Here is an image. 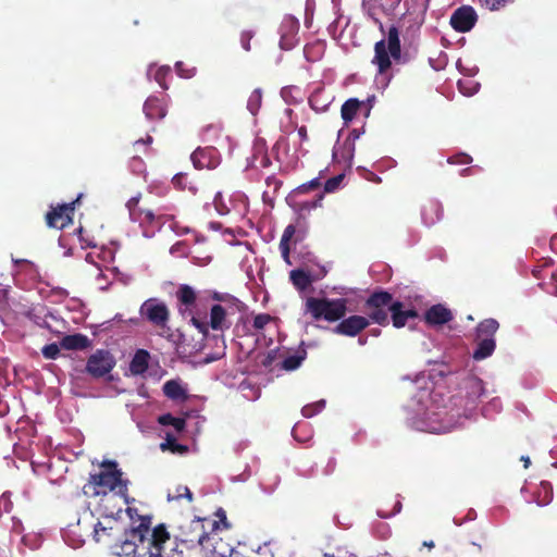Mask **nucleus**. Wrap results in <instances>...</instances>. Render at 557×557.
<instances>
[{
	"label": "nucleus",
	"mask_w": 557,
	"mask_h": 557,
	"mask_svg": "<svg viewBox=\"0 0 557 557\" xmlns=\"http://www.w3.org/2000/svg\"><path fill=\"white\" fill-rule=\"evenodd\" d=\"M306 351L302 350L301 352L286 357L282 361L281 368L285 371H294L298 369L306 359Z\"/></svg>",
	"instance_id": "33"
},
{
	"label": "nucleus",
	"mask_w": 557,
	"mask_h": 557,
	"mask_svg": "<svg viewBox=\"0 0 557 557\" xmlns=\"http://www.w3.org/2000/svg\"><path fill=\"white\" fill-rule=\"evenodd\" d=\"M482 3L491 11H499L516 0H481Z\"/></svg>",
	"instance_id": "42"
},
{
	"label": "nucleus",
	"mask_w": 557,
	"mask_h": 557,
	"mask_svg": "<svg viewBox=\"0 0 557 557\" xmlns=\"http://www.w3.org/2000/svg\"><path fill=\"white\" fill-rule=\"evenodd\" d=\"M191 323L202 333V334H207L208 333V325L201 321H199L197 318L193 317L191 318Z\"/></svg>",
	"instance_id": "55"
},
{
	"label": "nucleus",
	"mask_w": 557,
	"mask_h": 557,
	"mask_svg": "<svg viewBox=\"0 0 557 557\" xmlns=\"http://www.w3.org/2000/svg\"><path fill=\"white\" fill-rule=\"evenodd\" d=\"M161 449H170L173 453L184 454L188 450V447L182 444H178L174 436L171 434H166L165 443L161 444Z\"/></svg>",
	"instance_id": "37"
},
{
	"label": "nucleus",
	"mask_w": 557,
	"mask_h": 557,
	"mask_svg": "<svg viewBox=\"0 0 557 557\" xmlns=\"http://www.w3.org/2000/svg\"><path fill=\"white\" fill-rule=\"evenodd\" d=\"M265 183H267L268 187H273L274 193L277 191L283 184L282 181H280L274 175L267 177Z\"/></svg>",
	"instance_id": "52"
},
{
	"label": "nucleus",
	"mask_w": 557,
	"mask_h": 557,
	"mask_svg": "<svg viewBox=\"0 0 557 557\" xmlns=\"http://www.w3.org/2000/svg\"><path fill=\"white\" fill-rule=\"evenodd\" d=\"M400 508H401V504H400V502H397L396 505H395V511L399 512Z\"/></svg>",
	"instance_id": "64"
},
{
	"label": "nucleus",
	"mask_w": 557,
	"mask_h": 557,
	"mask_svg": "<svg viewBox=\"0 0 557 557\" xmlns=\"http://www.w3.org/2000/svg\"><path fill=\"white\" fill-rule=\"evenodd\" d=\"M423 546L428 547V548H433L434 547V542L433 541H424L423 542Z\"/></svg>",
	"instance_id": "63"
},
{
	"label": "nucleus",
	"mask_w": 557,
	"mask_h": 557,
	"mask_svg": "<svg viewBox=\"0 0 557 557\" xmlns=\"http://www.w3.org/2000/svg\"><path fill=\"white\" fill-rule=\"evenodd\" d=\"M335 468H336V459L335 458H330L327 463H326V467L324 469V473L325 474H332L334 471H335Z\"/></svg>",
	"instance_id": "57"
},
{
	"label": "nucleus",
	"mask_w": 557,
	"mask_h": 557,
	"mask_svg": "<svg viewBox=\"0 0 557 557\" xmlns=\"http://www.w3.org/2000/svg\"><path fill=\"white\" fill-rule=\"evenodd\" d=\"M190 159L196 169L212 170L220 164V152L212 146L199 147L191 153Z\"/></svg>",
	"instance_id": "14"
},
{
	"label": "nucleus",
	"mask_w": 557,
	"mask_h": 557,
	"mask_svg": "<svg viewBox=\"0 0 557 557\" xmlns=\"http://www.w3.org/2000/svg\"><path fill=\"white\" fill-rule=\"evenodd\" d=\"M317 97H318V92L313 94L309 101H310V104H311V108L314 109V110H318V107L315 104V101H317Z\"/></svg>",
	"instance_id": "59"
},
{
	"label": "nucleus",
	"mask_w": 557,
	"mask_h": 557,
	"mask_svg": "<svg viewBox=\"0 0 557 557\" xmlns=\"http://www.w3.org/2000/svg\"><path fill=\"white\" fill-rule=\"evenodd\" d=\"M128 480L123 479L122 471H100L89 475L83 491L85 495L94 497L104 494L119 495L124 504H128Z\"/></svg>",
	"instance_id": "2"
},
{
	"label": "nucleus",
	"mask_w": 557,
	"mask_h": 557,
	"mask_svg": "<svg viewBox=\"0 0 557 557\" xmlns=\"http://www.w3.org/2000/svg\"><path fill=\"white\" fill-rule=\"evenodd\" d=\"M478 22V14L471 5H461L450 16V26L458 33L470 32Z\"/></svg>",
	"instance_id": "12"
},
{
	"label": "nucleus",
	"mask_w": 557,
	"mask_h": 557,
	"mask_svg": "<svg viewBox=\"0 0 557 557\" xmlns=\"http://www.w3.org/2000/svg\"><path fill=\"white\" fill-rule=\"evenodd\" d=\"M13 509V503L11 500V493L5 492L0 496V515L9 513Z\"/></svg>",
	"instance_id": "44"
},
{
	"label": "nucleus",
	"mask_w": 557,
	"mask_h": 557,
	"mask_svg": "<svg viewBox=\"0 0 557 557\" xmlns=\"http://www.w3.org/2000/svg\"><path fill=\"white\" fill-rule=\"evenodd\" d=\"M139 314L151 325L169 331L170 310L168 306L158 298H149L139 308Z\"/></svg>",
	"instance_id": "8"
},
{
	"label": "nucleus",
	"mask_w": 557,
	"mask_h": 557,
	"mask_svg": "<svg viewBox=\"0 0 557 557\" xmlns=\"http://www.w3.org/2000/svg\"><path fill=\"white\" fill-rule=\"evenodd\" d=\"M393 300V295L387 290L373 292L364 301L363 308L367 312L369 323L372 321L382 326L389 323L388 309Z\"/></svg>",
	"instance_id": "7"
},
{
	"label": "nucleus",
	"mask_w": 557,
	"mask_h": 557,
	"mask_svg": "<svg viewBox=\"0 0 557 557\" xmlns=\"http://www.w3.org/2000/svg\"><path fill=\"white\" fill-rule=\"evenodd\" d=\"M94 539L98 543H104L110 546L117 542H121V545H123L124 525L119 518L98 521L94 529Z\"/></svg>",
	"instance_id": "9"
},
{
	"label": "nucleus",
	"mask_w": 557,
	"mask_h": 557,
	"mask_svg": "<svg viewBox=\"0 0 557 557\" xmlns=\"http://www.w3.org/2000/svg\"><path fill=\"white\" fill-rule=\"evenodd\" d=\"M186 497L189 502H193V493L187 486H178L177 487V495L175 498Z\"/></svg>",
	"instance_id": "53"
},
{
	"label": "nucleus",
	"mask_w": 557,
	"mask_h": 557,
	"mask_svg": "<svg viewBox=\"0 0 557 557\" xmlns=\"http://www.w3.org/2000/svg\"><path fill=\"white\" fill-rule=\"evenodd\" d=\"M361 104L362 102L359 101L357 98H349L343 103L341 109V115L346 124L355 119Z\"/></svg>",
	"instance_id": "28"
},
{
	"label": "nucleus",
	"mask_w": 557,
	"mask_h": 557,
	"mask_svg": "<svg viewBox=\"0 0 557 557\" xmlns=\"http://www.w3.org/2000/svg\"><path fill=\"white\" fill-rule=\"evenodd\" d=\"M127 208L131 219L134 222H138L141 226L161 223L160 221L162 219V215H157L150 209L140 208L139 199L137 197H133L127 201Z\"/></svg>",
	"instance_id": "16"
},
{
	"label": "nucleus",
	"mask_w": 557,
	"mask_h": 557,
	"mask_svg": "<svg viewBox=\"0 0 557 557\" xmlns=\"http://www.w3.org/2000/svg\"><path fill=\"white\" fill-rule=\"evenodd\" d=\"M323 197H324V194L323 193H320L319 195H317V197L313 199V200H310V201H301V202H297L294 208L299 211L300 213L302 212H309L311 211L312 209H315L318 207H321L322 205V200H323Z\"/></svg>",
	"instance_id": "35"
},
{
	"label": "nucleus",
	"mask_w": 557,
	"mask_h": 557,
	"mask_svg": "<svg viewBox=\"0 0 557 557\" xmlns=\"http://www.w3.org/2000/svg\"><path fill=\"white\" fill-rule=\"evenodd\" d=\"M392 60L396 63L401 60L400 33L395 25L388 28L386 39L375 42L372 63L377 66L380 74H384L391 69Z\"/></svg>",
	"instance_id": "3"
},
{
	"label": "nucleus",
	"mask_w": 557,
	"mask_h": 557,
	"mask_svg": "<svg viewBox=\"0 0 557 557\" xmlns=\"http://www.w3.org/2000/svg\"><path fill=\"white\" fill-rule=\"evenodd\" d=\"M60 347L58 344L52 343L44 346L41 352L46 359H57L60 355Z\"/></svg>",
	"instance_id": "43"
},
{
	"label": "nucleus",
	"mask_w": 557,
	"mask_h": 557,
	"mask_svg": "<svg viewBox=\"0 0 557 557\" xmlns=\"http://www.w3.org/2000/svg\"><path fill=\"white\" fill-rule=\"evenodd\" d=\"M186 181H187V175L184 173H178V174L174 175L172 178L173 185L180 189L186 188Z\"/></svg>",
	"instance_id": "49"
},
{
	"label": "nucleus",
	"mask_w": 557,
	"mask_h": 557,
	"mask_svg": "<svg viewBox=\"0 0 557 557\" xmlns=\"http://www.w3.org/2000/svg\"><path fill=\"white\" fill-rule=\"evenodd\" d=\"M262 90L261 88H256L249 96L247 101V109L251 112V114L256 115L261 108L262 104Z\"/></svg>",
	"instance_id": "34"
},
{
	"label": "nucleus",
	"mask_w": 557,
	"mask_h": 557,
	"mask_svg": "<svg viewBox=\"0 0 557 557\" xmlns=\"http://www.w3.org/2000/svg\"><path fill=\"white\" fill-rule=\"evenodd\" d=\"M450 164H468L472 161V158L467 153H458L448 158Z\"/></svg>",
	"instance_id": "47"
},
{
	"label": "nucleus",
	"mask_w": 557,
	"mask_h": 557,
	"mask_svg": "<svg viewBox=\"0 0 557 557\" xmlns=\"http://www.w3.org/2000/svg\"><path fill=\"white\" fill-rule=\"evenodd\" d=\"M280 250H281L283 259L287 263H290V261H289V251H290L289 243H284V240H280Z\"/></svg>",
	"instance_id": "54"
},
{
	"label": "nucleus",
	"mask_w": 557,
	"mask_h": 557,
	"mask_svg": "<svg viewBox=\"0 0 557 557\" xmlns=\"http://www.w3.org/2000/svg\"><path fill=\"white\" fill-rule=\"evenodd\" d=\"M305 307L306 312L315 321L337 322L347 313V299L308 297Z\"/></svg>",
	"instance_id": "4"
},
{
	"label": "nucleus",
	"mask_w": 557,
	"mask_h": 557,
	"mask_svg": "<svg viewBox=\"0 0 557 557\" xmlns=\"http://www.w3.org/2000/svg\"><path fill=\"white\" fill-rule=\"evenodd\" d=\"M388 311L391 312L392 323L394 327H404L409 319H416L418 312L414 309H405L399 300H392Z\"/></svg>",
	"instance_id": "18"
},
{
	"label": "nucleus",
	"mask_w": 557,
	"mask_h": 557,
	"mask_svg": "<svg viewBox=\"0 0 557 557\" xmlns=\"http://www.w3.org/2000/svg\"><path fill=\"white\" fill-rule=\"evenodd\" d=\"M273 359H274V357L271 354H269L267 356V358L264 359V361L262 362L263 366L269 367L272 363Z\"/></svg>",
	"instance_id": "60"
},
{
	"label": "nucleus",
	"mask_w": 557,
	"mask_h": 557,
	"mask_svg": "<svg viewBox=\"0 0 557 557\" xmlns=\"http://www.w3.org/2000/svg\"><path fill=\"white\" fill-rule=\"evenodd\" d=\"M144 112L148 120H161L166 115L164 98L150 96L144 103Z\"/></svg>",
	"instance_id": "21"
},
{
	"label": "nucleus",
	"mask_w": 557,
	"mask_h": 557,
	"mask_svg": "<svg viewBox=\"0 0 557 557\" xmlns=\"http://www.w3.org/2000/svg\"><path fill=\"white\" fill-rule=\"evenodd\" d=\"M443 216V209L437 202H430L424 206L422 211V219L426 225H433Z\"/></svg>",
	"instance_id": "26"
},
{
	"label": "nucleus",
	"mask_w": 557,
	"mask_h": 557,
	"mask_svg": "<svg viewBox=\"0 0 557 557\" xmlns=\"http://www.w3.org/2000/svg\"><path fill=\"white\" fill-rule=\"evenodd\" d=\"M343 177L344 176L342 174H339V175L329 178L324 184V191L332 193V191L336 190L338 188L339 184L342 183Z\"/></svg>",
	"instance_id": "46"
},
{
	"label": "nucleus",
	"mask_w": 557,
	"mask_h": 557,
	"mask_svg": "<svg viewBox=\"0 0 557 557\" xmlns=\"http://www.w3.org/2000/svg\"><path fill=\"white\" fill-rule=\"evenodd\" d=\"M209 325L214 331H224L230 329L231 322L226 318V310L221 305H213L210 309Z\"/></svg>",
	"instance_id": "22"
},
{
	"label": "nucleus",
	"mask_w": 557,
	"mask_h": 557,
	"mask_svg": "<svg viewBox=\"0 0 557 557\" xmlns=\"http://www.w3.org/2000/svg\"><path fill=\"white\" fill-rule=\"evenodd\" d=\"M178 301L189 310L196 302L197 295L193 287L189 285H181L176 292Z\"/></svg>",
	"instance_id": "29"
},
{
	"label": "nucleus",
	"mask_w": 557,
	"mask_h": 557,
	"mask_svg": "<svg viewBox=\"0 0 557 557\" xmlns=\"http://www.w3.org/2000/svg\"><path fill=\"white\" fill-rule=\"evenodd\" d=\"M273 317L269 313H259L253 318L252 326L255 330H263L270 322L273 321Z\"/></svg>",
	"instance_id": "41"
},
{
	"label": "nucleus",
	"mask_w": 557,
	"mask_h": 557,
	"mask_svg": "<svg viewBox=\"0 0 557 557\" xmlns=\"http://www.w3.org/2000/svg\"><path fill=\"white\" fill-rule=\"evenodd\" d=\"M150 355L145 349H138L129 363V371L134 375L144 374L149 367Z\"/></svg>",
	"instance_id": "24"
},
{
	"label": "nucleus",
	"mask_w": 557,
	"mask_h": 557,
	"mask_svg": "<svg viewBox=\"0 0 557 557\" xmlns=\"http://www.w3.org/2000/svg\"><path fill=\"white\" fill-rule=\"evenodd\" d=\"M298 135L300 137L301 140H307L308 139V133H307V127L306 126H300L298 128Z\"/></svg>",
	"instance_id": "58"
},
{
	"label": "nucleus",
	"mask_w": 557,
	"mask_h": 557,
	"mask_svg": "<svg viewBox=\"0 0 557 557\" xmlns=\"http://www.w3.org/2000/svg\"><path fill=\"white\" fill-rule=\"evenodd\" d=\"M8 412V406L0 403V416H4Z\"/></svg>",
	"instance_id": "62"
},
{
	"label": "nucleus",
	"mask_w": 557,
	"mask_h": 557,
	"mask_svg": "<svg viewBox=\"0 0 557 557\" xmlns=\"http://www.w3.org/2000/svg\"><path fill=\"white\" fill-rule=\"evenodd\" d=\"M152 140H153L152 137L148 135L145 139L143 138V139L136 140L134 143V147L136 148V150H138L139 147H141V146L146 147V146L150 145L152 143Z\"/></svg>",
	"instance_id": "56"
},
{
	"label": "nucleus",
	"mask_w": 557,
	"mask_h": 557,
	"mask_svg": "<svg viewBox=\"0 0 557 557\" xmlns=\"http://www.w3.org/2000/svg\"><path fill=\"white\" fill-rule=\"evenodd\" d=\"M325 407V400H319L313 404H309L302 407L301 413L305 418H312L317 413L321 412Z\"/></svg>",
	"instance_id": "39"
},
{
	"label": "nucleus",
	"mask_w": 557,
	"mask_h": 557,
	"mask_svg": "<svg viewBox=\"0 0 557 557\" xmlns=\"http://www.w3.org/2000/svg\"><path fill=\"white\" fill-rule=\"evenodd\" d=\"M424 319L430 325H443L450 322L454 319V315L448 308L437 304L425 311Z\"/></svg>",
	"instance_id": "20"
},
{
	"label": "nucleus",
	"mask_w": 557,
	"mask_h": 557,
	"mask_svg": "<svg viewBox=\"0 0 557 557\" xmlns=\"http://www.w3.org/2000/svg\"><path fill=\"white\" fill-rule=\"evenodd\" d=\"M357 138H359V132L358 129H352L347 139L343 143V146L341 147V154L345 160L350 161L352 159L355 151V140Z\"/></svg>",
	"instance_id": "31"
},
{
	"label": "nucleus",
	"mask_w": 557,
	"mask_h": 557,
	"mask_svg": "<svg viewBox=\"0 0 557 557\" xmlns=\"http://www.w3.org/2000/svg\"><path fill=\"white\" fill-rule=\"evenodd\" d=\"M170 533L164 523L156 525L146 541L145 546L149 549H153L157 553L163 554L164 544L170 541Z\"/></svg>",
	"instance_id": "19"
},
{
	"label": "nucleus",
	"mask_w": 557,
	"mask_h": 557,
	"mask_svg": "<svg viewBox=\"0 0 557 557\" xmlns=\"http://www.w3.org/2000/svg\"><path fill=\"white\" fill-rule=\"evenodd\" d=\"M83 196V194H79L75 200L69 203L51 206L45 216L47 225L52 228L63 230L72 224L75 207L81 203Z\"/></svg>",
	"instance_id": "10"
},
{
	"label": "nucleus",
	"mask_w": 557,
	"mask_h": 557,
	"mask_svg": "<svg viewBox=\"0 0 557 557\" xmlns=\"http://www.w3.org/2000/svg\"><path fill=\"white\" fill-rule=\"evenodd\" d=\"M543 494L542 498L537 499V504L540 506H545L549 504L553 499V488L549 482H542L541 483V490L539 492V497Z\"/></svg>",
	"instance_id": "38"
},
{
	"label": "nucleus",
	"mask_w": 557,
	"mask_h": 557,
	"mask_svg": "<svg viewBox=\"0 0 557 557\" xmlns=\"http://www.w3.org/2000/svg\"><path fill=\"white\" fill-rule=\"evenodd\" d=\"M499 329L497 320L490 318L481 321L475 327L476 348L472 358L476 361L488 358L496 348L495 334Z\"/></svg>",
	"instance_id": "6"
},
{
	"label": "nucleus",
	"mask_w": 557,
	"mask_h": 557,
	"mask_svg": "<svg viewBox=\"0 0 557 557\" xmlns=\"http://www.w3.org/2000/svg\"><path fill=\"white\" fill-rule=\"evenodd\" d=\"M253 38V33L251 30H244L240 35V44L242 47L246 50H250V41Z\"/></svg>",
	"instance_id": "48"
},
{
	"label": "nucleus",
	"mask_w": 557,
	"mask_h": 557,
	"mask_svg": "<svg viewBox=\"0 0 557 557\" xmlns=\"http://www.w3.org/2000/svg\"><path fill=\"white\" fill-rule=\"evenodd\" d=\"M100 467L102 468L101 471H121L117 467V462L114 460H103Z\"/></svg>",
	"instance_id": "51"
},
{
	"label": "nucleus",
	"mask_w": 557,
	"mask_h": 557,
	"mask_svg": "<svg viewBox=\"0 0 557 557\" xmlns=\"http://www.w3.org/2000/svg\"><path fill=\"white\" fill-rule=\"evenodd\" d=\"M163 393L164 395L173 400L185 399L186 392L183 386L175 380L166 381L163 384Z\"/></svg>",
	"instance_id": "30"
},
{
	"label": "nucleus",
	"mask_w": 557,
	"mask_h": 557,
	"mask_svg": "<svg viewBox=\"0 0 557 557\" xmlns=\"http://www.w3.org/2000/svg\"><path fill=\"white\" fill-rule=\"evenodd\" d=\"M218 516L220 520L195 518L181 524L177 533L174 534L175 549L183 554L184 550H191L198 547L207 548L211 545V532L219 530L220 524H223L225 529L230 528L225 512L220 509Z\"/></svg>",
	"instance_id": "1"
},
{
	"label": "nucleus",
	"mask_w": 557,
	"mask_h": 557,
	"mask_svg": "<svg viewBox=\"0 0 557 557\" xmlns=\"http://www.w3.org/2000/svg\"><path fill=\"white\" fill-rule=\"evenodd\" d=\"M60 346L66 350H83L90 346V339L79 333L65 335L62 337Z\"/></svg>",
	"instance_id": "23"
},
{
	"label": "nucleus",
	"mask_w": 557,
	"mask_h": 557,
	"mask_svg": "<svg viewBox=\"0 0 557 557\" xmlns=\"http://www.w3.org/2000/svg\"><path fill=\"white\" fill-rule=\"evenodd\" d=\"M470 404H474L485 392L483 381L478 377H469L463 383Z\"/></svg>",
	"instance_id": "25"
},
{
	"label": "nucleus",
	"mask_w": 557,
	"mask_h": 557,
	"mask_svg": "<svg viewBox=\"0 0 557 557\" xmlns=\"http://www.w3.org/2000/svg\"><path fill=\"white\" fill-rule=\"evenodd\" d=\"M158 422L161 424V425H164V426H168V425H171L175 429L176 432H182L184 431L185 426H186V421L185 419L183 418H177V417H174L172 416L171 413H164V414H161L159 418H158Z\"/></svg>",
	"instance_id": "32"
},
{
	"label": "nucleus",
	"mask_w": 557,
	"mask_h": 557,
	"mask_svg": "<svg viewBox=\"0 0 557 557\" xmlns=\"http://www.w3.org/2000/svg\"><path fill=\"white\" fill-rule=\"evenodd\" d=\"M116 361L110 351L98 349L87 359L86 372L90 376L99 379L110 373Z\"/></svg>",
	"instance_id": "11"
},
{
	"label": "nucleus",
	"mask_w": 557,
	"mask_h": 557,
	"mask_svg": "<svg viewBox=\"0 0 557 557\" xmlns=\"http://www.w3.org/2000/svg\"><path fill=\"white\" fill-rule=\"evenodd\" d=\"M289 278L293 285L300 292L306 290L312 282L310 274L301 269L292 270Z\"/></svg>",
	"instance_id": "27"
},
{
	"label": "nucleus",
	"mask_w": 557,
	"mask_h": 557,
	"mask_svg": "<svg viewBox=\"0 0 557 557\" xmlns=\"http://www.w3.org/2000/svg\"><path fill=\"white\" fill-rule=\"evenodd\" d=\"M126 512L132 521L131 528L124 527V540L121 549L128 554V550H135L137 546H145L151 532L152 517L150 515L140 516L136 508L128 507Z\"/></svg>",
	"instance_id": "5"
},
{
	"label": "nucleus",
	"mask_w": 557,
	"mask_h": 557,
	"mask_svg": "<svg viewBox=\"0 0 557 557\" xmlns=\"http://www.w3.org/2000/svg\"><path fill=\"white\" fill-rule=\"evenodd\" d=\"M171 74V69L169 66H160L154 72V81L160 85L162 89H168L166 78Z\"/></svg>",
	"instance_id": "40"
},
{
	"label": "nucleus",
	"mask_w": 557,
	"mask_h": 557,
	"mask_svg": "<svg viewBox=\"0 0 557 557\" xmlns=\"http://www.w3.org/2000/svg\"><path fill=\"white\" fill-rule=\"evenodd\" d=\"M129 553H134V557H163L161 553H157L146 546H137L135 550H128Z\"/></svg>",
	"instance_id": "45"
},
{
	"label": "nucleus",
	"mask_w": 557,
	"mask_h": 557,
	"mask_svg": "<svg viewBox=\"0 0 557 557\" xmlns=\"http://www.w3.org/2000/svg\"><path fill=\"white\" fill-rule=\"evenodd\" d=\"M321 185H322V183L319 177L312 178L311 181L304 183V184L299 185L298 187H296L292 191V196H299V195H304V194H307L312 190H317L321 187Z\"/></svg>",
	"instance_id": "36"
},
{
	"label": "nucleus",
	"mask_w": 557,
	"mask_h": 557,
	"mask_svg": "<svg viewBox=\"0 0 557 557\" xmlns=\"http://www.w3.org/2000/svg\"><path fill=\"white\" fill-rule=\"evenodd\" d=\"M98 496L100 497V500L97 511L100 516L103 519L119 518L123 511L121 504L117 502V498H120L119 495L104 494Z\"/></svg>",
	"instance_id": "17"
},
{
	"label": "nucleus",
	"mask_w": 557,
	"mask_h": 557,
	"mask_svg": "<svg viewBox=\"0 0 557 557\" xmlns=\"http://www.w3.org/2000/svg\"><path fill=\"white\" fill-rule=\"evenodd\" d=\"M299 21L292 16L286 15L280 26V46L284 50H290L297 44V34L299 32Z\"/></svg>",
	"instance_id": "15"
},
{
	"label": "nucleus",
	"mask_w": 557,
	"mask_h": 557,
	"mask_svg": "<svg viewBox=\"0 0 557 557\" xmlns=\"http://www.w3.org/2000/svg\"><path fill=\"white\" fill-rule=\"evenodd\" d=\"M369 319L363 315L352 314L339 320L333 332L338 335L355 337L369 326Z\"/></svg>",
	"instance_id": "13"
},
{
	"label": "nucleus",
	"mask_w": 557,
	"mask_h": 557,
	"mask_svg": "<svg viewBox=\"0 0 557 557\" xmlns=\"http://www.w3.org/2000/svg\"><path fill=\"white\" fill-rule=\"evenodd\" d=\"M521 461H523V466H524V468H525V469H527V468L530 466V463H531L530 458H529L528 456H522V457H521Z\"/></svg>",
	"instance_id": "61"
},
{
	"label": "nucleus",
	"mask_w": 557,
	"mask_h": 557,
	"mask_svg": "<svg viewBox=\"0 0 557 557\" xmlns=\"http://www.w3.org/2000/svg\"><path fill=\"white\" fill-rule=\"evenodd\" d=\"M296 233V227L293 224H289L285 227L283 235L281 237V240H284V243H289L293 236Z\"/></svg>",
	"instance_id": "50"
}]
</instances>
